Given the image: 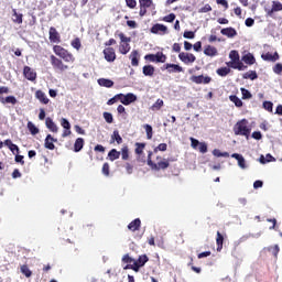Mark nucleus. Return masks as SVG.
Listing matches in <instances>:
<instances>
[{
    "instance_id": "19",
    "label": "nucleus",
    "mask_w": 282,
    "mask_h": 282,
    "mask_svg": "<svg viewBox=\"0 0 282 282\" xmlns=\"http://www.w3.org/2000/svg\"><path fill=\"white\" fill-rule=\"evenodd\" d=\"M23 76L26 80H31L32 83L33 80H36V72H34L30 66H24Z\"/></svg>"
},
{
    "instance_id": "56",
    "label": "nucleus",
    "mask_w": 282,
    "mask_h": 282,
    "mask_svg": "<svg viewBox=\"0 0 282 282\" xmlns=\"http://www.w3.org/2000/svg\"><path fill=\"white\" fill-rule=\"evenodd\" d=\"M104 120H106L108 124H111L113 122V115H111V112H104Z\"/></svg>"
},
{
    "instance_id": "20",
    "label": "nucleus",
    "mask_w": 282,
    "mask_h": 282,
    "mask_svg": "<svg viewBox=\"0 0 282 282\" xmlns=\"http://www.w3.org/2000/svg\"><path fill=\"white\" fill-rule=\"evenodd\" d=\"M163 69H167L170 74H180L184 72V68L177 64H165Z\"/></svg>"
},
{
    "instance_id": "47",
    "label": "nucleus",
    "mask_w": 282,
    "mask_h": 282,
    "mask_svg": "<svg viewBox=\"0 0 282 282\" xmlns=\"http://www.w3.org/2000/svg\"><path fill=\"white\" fill-rule=\"evenodd\" d=\"M120 155H121V159H122L123 161L129 160V147L123 145V147L121 148Z\"/></svg>"
},
{
    "instance_id": "52",
    "label": "nucleus",
    "mask_w": 282,
    "mask_h": 282,
    "mask_svg": "<svg viewBox=\"0 0 282 282\" xmlns=\"http://www.w3.org/2000/svg\"><path fill=\"white\" fill-rule=\"evenodd\" d=\"M122 263H128V265H133L135 259L131 258L129 253L124 254L121 259Z\"/></svg>"
},
{
    "instance_id": "50",
    "label": "nucleus",
    "mask_w": 282,
    "mask_h": 282,
    "mask_svg": "<svg viewBox=\"0 0 282 282\" xmlns=\"http://www.w3.org/2000/svg\"><path fill=\"white\" fill-rule=\"evenodd\" d=\"M21 272L22 274H24V276H26V279H30V276H32V270H30V268L26 264H23L21 267Z\"/></svg>"
},
{
    "instance_id": "51",
    "label": "nucleus",
    "mask_w": 282,
    "mask_h": 282,
    "mask_svg": "<svg viewBox=\"0 0 282 282\" xmlns=\"http://www.w3.org/2000/svg\"><path fill=\"white\" fill-rule=\"evenodd\" d=\"M262 107L263 109H265V111H269V113H272L274 104H272V101H263Z\"/></svg>"
},
{
    "instance_id": "44",
    "label": "nucleus",
    "mask_w": 282,
    "mask_h": 282,
    "mask_svg": "<svg viewBox=\"0 0 282 282\" xmlns=\"http://www.w3.org/2000/svg\"><path fill=\"white\" fill-rule=\"evenodd\" d=\"M28 130L30 131L31 135H36L39 134V129L34 126L32 121H29L26 123Z\"/></svg>"
},
{
    "instance_id": "38",
    "label": "nucleus",
    "mask_w": 282,
    "mask_h": 282,
    "mask_svg": "<svg viewBox=\"0 0 282 282\" xmlns=\"http://www.w3.org/2000/svg\"><path fill=\"white\" fill-rule=\"evenodd\" d=\"M143 74L145 76H153L155 74V67L153 65L143 66Z\"/></svg>"
},
{
    "instance_id": "1",
    "label": "nucleus",
    "mask_w": 282,
    "mask_h": 282,
    "mask_svg": "<svg viewBox=\"0 0 282 282\" xmlns=\"http://www.w3.org/2000/svg\"><path fill=\"white\" fill-rule=\"evenodd\" d=\"M53 52L56 55H51L50 61L53 69L57 72H67V69H69V66L65 63H76V57H74V54H72V52H68L65 47L61 45H54ZM56 56H58L59 58Z\"/></svg>"
},
{
    "instance_id": "15",
    "label": "nucleus",
    "mask_w": 282,
    "mask_h": 282,
    "mask_svg": "<svg viewBox=\"0 0 282 282\" xmlns=\"http://www.w3.org/2000/svg\"><path fill=\"white\" fill-rule=\"evenodd\" d=\"M281 11H282V3L279 1H273L271 9H268V8L264 9L267 17H274V12H281Z\"/></svg>"
},
{
    "instance_id": "48",
    "label": "nucleus",
    "mask_w": 282,
    "mask_h": 282,
    "mask_svg": "<svg viewBox=\"0 0 282 282\" xmlns=\"http://www.w3.org/2000/svg\"><path fill=\"white\" fill-rule=\"evenodd\" d=\"M72 47H74V50H77V52L80 50V47H83V44L80 43V37H75L72 42H70Z\"/></svg>"
},
{
    "instance_id": "12",
    "label": "nucleus",
    "mask_w": 282,
    "mask_h": 282,
    "mask_svg": "<svg viewBox=\"0 0 282 282\" xmlns=\"http://www.w3.org/2000/svg\"><path fill=\"white\" fill-rule=\"evenodd\" d=\"M135 149H134V153L138 155L137 158V162H141V164H145V160L144 158H140V155H142L144 153V149L147 148V143H140L137 142L134 144Z\"/></svg>"
},
{
    "instance_id": "61",
    "label": "nucleus",
    "mask_w": 282,
    "mask_h": 282,
    "mask_svg": "<svg viewBox=\"0 0 282 282\" xmlns=\"http://www.w3.org/2000/svg\"><path fill=\"white\" fill-rule=\"evenodd\" d=\"M61 126L63 127V129H67V130L72 129V124H70L69 121H68L67 119H65V118H62V120H61Z\"/></svg>"
},
{
    "instance_id": "16",
    "label": "nucleus",
    "mask_w": 282,
    "mask_h": 282,
    "mask_svg": "<svg viewBox=\"0 0 282 282\" xmlns=\"http://www.w3.org/2000/svg\"><path fill=\"white\" fill-rule=\"evenodd\" d=\"M104 58L107 63H113L116 61V50L113 47H106L104 50Z\"/></svg>"
},
{
    "instance_id": "17",
    "label": "nucleus",
    "mask_w": 282,
    "mask_h": 282,
    "mask_svg": "<svg viewBox=\"0 0 282 282\" xmlns=\"http://www.w3.org/2000/svg\"><path fill=\"white\" fill-rule=\"evenodd\" d=\"M48 39L51 43H61V34L56 31V28L51 26L48 30Z\"/></svg>"
},
{
    "instance_id": "59",
    "label": "nucleus",
    "mask_w": 282,
    "mask_h": 282,
    "mask_svg": "<svg viewBox=\"0 0 282 282\" xmlns=\"http://www.w3.org/2000/svg\"><path fill=\"white\" fill-rule=\"evenodd\" d=\"M126 6L130 8V10H135L138 2L135 0H126Z\"/></svg>"
},
{
    "instance_id": "10",
    "label": "nucleus",
    "mask_w": 282,
    "mask_h": 282,
    "mask_svg": "<svg viewBox=\"0 0 282 282\" xmlns=\"http://www.w3.org/2000/svg\"><path fill=\"white\" fill-rule=\"evenodd\" d=\"M180 61L184 63V65H191L197 61V57L193 53H186V52H181L178 54Z\"/></svg>"
},
{
    "instance_id": "6",
    "label": "nucleus",
    "mask_w": 282,
    "mask_h": 282,
    "mask_svg": "<svg viewBox=\"0 0 282 282\" xmlns=\"http://www.w3.org/2000/svg\"><path fill=\"white\" fill-rule=\"evenodd\" d=\"M149 257L147 254L139 256L137 260L133 261V264H127L124 270H133V272H140V268H144Z\"/></svg>"
},
{
    "instance_id": "5",
    "label": "nucleus",
    "mask_w": 282,
    "mask_h": 282,
    "mask_svg": "<svg viewBox=\"0 0 282 282\" xmlns=\"http://www.w3.org/2000/svg\"><path fill=\"white\" fill-rule=\"evenodd\" d=\"M116 36H119L120 39V44H119V52L124 56L131 52V37H127L124 33L118 31L115 34Z\"/></svg>"
},
{
    "instance_id": "4",
    "label": "nucleus",
    "mask_w": 282,
    "mask_h": 282,
    "mask_svg": "<svg viewBox=\"0 0 282 282\" xmlns=\"http://www.w3.org/2000/svg\"><path fill=\"white\" fill-rule=\"evenodd\" d=\"M139 8H140V11H139L140 17H147L148 10H151L152 17H155L158 14L153 0H139Z\"/></svg>"
},
{
    "instance_id": "8",
    "label": "nucleus",
    "mask_w": 282,
    "mask_h": 282,
    "mask_svg": "<svg viewBox=\"0 0 282 282\" xmlns=\"http://www.w3.org/2000/svg\"><path fill=\"white\" fill-rule=\"evenodd\" d=\"M117 98H119L120 104L124 105L126 107L138 100V96H135L133 93H128L127 95L117 94Z\"/></svg>"
},
{
    "instance_id": "40",
    "label": "nucleus",
    "mask_w": 282,
    "mask_h": 282,
    "mask_svg": "<svg viewBox=\"0 0 282 282\" xmlns=\"http://www.w3.org/2000/svg\"><path fill=\"white\" fill-rule=\"evenodd\" d=\"M13 12V23H18L19 25H21V23H23V14L18 13L17 9L12 10Z\"/></svg>"
},
{
    "instance_id": "22",
    "label": "nucleus",
    "mask_w": 282,
    "mask_h": 282,
    "mask_svg": "<svg viewBox=\"0 0 282 282\" xmlns=\"http://www.w3.org/2000/svg\"><path fill=\"white\" fill-rule=\"evenodd\" d=\"M129 58L131 61L132 67H138V65H140V52L138 50H133L130 53Z\"/></svg>"
},
{
    "instance_id": "21",
    "label": "nucleus",
    "mask_w": 282,
    "mask_h": 282,
    "mask_svg": "<svg viewBox=\"0 0 282 282\" xmlns=\"http://www.w3.org/2000/svg\"><path fill=\"white\" fill-rule=\"evenodd\" d=\"M204 54L205 56H209L210 58H213L215 56H219V51L213 45H205Z\"/></svg>"
},
{
    "instance_id": "46",
    "label": "nucleus",
    "mask_w": 282,
    "mask_h": 282,
    "mask_svg": "<svg viewBox=\"0 0 282 282\" xmlns=\"http://www.w3.org/2000/svg\"><path fill=\"white\" fill-rule=\"evenodd\" d=\"M280 250H281V249L279 248V245L268 247V251L271 252V254H272L275 259L279 257Z\"/></svg>"
},
{
    "instance_id": "57",
    "label": "nucleus",
    "mask_w": 282,
    "mask_h": 282,
    "mask_svg": "<svg viewBox=\"0 0 282 282\" xmlns=\"http://www.w3.org/2000/svg\"><path fill=\"white\" fill-rule=\"evenodd\" d=\"M162 21L165 23H173V21H175V13H170L169 15L163 17Z\"/></svg>"
},
{
    "instance_id": "28",
    "label": "nucleus",
    "mask_w": 282,
    "mask_h": 282,
    "mask_svg": "<svg viewBox=\"0 0 282 282\" xmlns=\"http://www.w3.org/2000/svg\"><path fill=\"white\" fill-rule=\"evenodd\" d=\"M45 124L52 131V133H58V126H56L52 118L47 117L45 120Z\"/></svg>"
},
{
    "instance_id": "62",
    "label": "nucleus",
    "mask_w": 282,
    "mask_h": 282,
    "mask_svg": "<svg viewBox=\"0 0 282 282\" xmlns=\"http://www.w3.org/2000/svg\"><path fill=\"white\" fill-rule=\"evenodd\" d=\"M124 169H126L128 175H132L133 174V163L127 162L124 164Z\"/></svg>"
},
{
    "instance_id": "45",
    "label": "nucleus",
    "mask_w": 282,
    "mask_h": 282,
    "mask_svg": "<svg viewBox=\"0 0 282 282\" xmlns=\"http://www.w3.org/2000/svg\"><path fill=\"white\" fill-rule=\"evenodd\" d=\"M229 100L234 102L236 107H243V101H241L237 95L229 96Z\"/></svg>"
},
{
    "instance_id": "7",
    "label": "nucleus",
    "mask_w": 282,
    "mask_h": 282,
    "mask_svg": "<svg viewBox=\"0 0 282 282\" xmlns=\"http://www.w3.org/2000/svg\"><path fill=\"white\" fill-rule=\"evenodd\" d=\"M3 94H10L8 86H0V102L1 105H17L19 101L14 96L3 97Z\"/></svg>"
},
{
    "instance_id": "49",
    "label": "nucleus",
    "mask_w": 282,
    "mask_h": 282,
    "mask_svg": "<svg viewBox=\"0 0 282 282\" xmlns=\"http://www.w3.org/2000/svg\"><path fill=\"white\" fill-rule=\"evenodd\" d=\"M216 73L218 74V76L225 77V76H228V74H230V68L229 67H220L216 70Z\"/></svg>"
},
{
    "instance_id": "34",
    "label": "nucleus",
    "mask_w": 282,
    "mask_h": 282,
    "mask_svg": "<svg viewBox=\"0 0 282 282\" xmlns=\"http://www.w3.org/2000/svg\"><path fill=\"white\" fill-rule=\"evenodd\" d=\"M242 61L243 63H246V65H254V63H257V59L254 58V55H252V53L243 55Z\"/></svg>"
},
{
    "instance_id": "24",
    "label": "nucleus",
    "mask_w": 282,
    "mask_h": 282,
    "mask_svg": "<svg viewBox=\"0 0 282 282\" xmlns=\"http://www.w3.org/2000/svg\"><path fill=\"white\" fill-rule=\"evenodd\" d=\"M4 147H8V149L13 153V155H19L20 153L19 145L14 144L12 140L10 139L4 140Z\"/></svg>"
},
{
    "instance_id": "13",
    "label": "nucleus",
    "mask_w": 282,
    "mask_h": 282,
    "mask_svg": "<svg viewBox=\"0 0 282 282\" xmlns=\"http://www.w3.org/2000/svg\"><path fill=\"white\" fill-rule=\"evenodd\" d=\"M192 83H195L196 85H208L213 78L210 76H204V75H198V76H192L191 77Z\"/></svg>"
},
{
    "instance_id": "18",
    "label": "nucleus",
    "mask_w": 282,
    "mask_h": 282,
    "mask_svg": "<svg viewBox=\"0 0 282 282\" xmlns=\"http://www.w3.org/2000/svg\"><path fill=\"white\" fill-rule=\"evenodd\" d=\"M54 142H58V139H54L52 134H47L44 140L45 149H48V151H54V149H56V145L54 144Z\"/></svg>"
},
{
    "instance_id": "53",
    "label": "nucleus",
    "mask_w": 282,
    "mask_h": 282,
    "mask_svg": "<svg viewBox=\"0 0 282 282\" xmlns=\"http://www.w3.org/2000/svg\"><path fill=\"white\" fill-rule=\"evenodd\" d=\"M240 91L242 94V100H250V98H252V94L250 93V90L241 88Z\"/></svg>"
},
{
    "instance_id": "58",
    "label": "nucleus",
    "mask_w": 282,
    "mask_h": 282,
    "mask_svg": "<svg viewBox=\"0 0 282 282\" xmlns=\"http://www.w3.org/2000/svg\"><path fill=\"white\" fill-rule=\"evenodd\" d=\"M169 145L166 143H160L156 148H154L153 153H158V151H166Z\"/></svg>"
},
{
    "instance_id": "35",
    "label": "nucleus",
    "mask_w": 282,
    "mask_h": 282,
    "mask_svg": "<svg viewBox=\"0 0 282 282\" xmlns=\"http://www.w3.org/2000/svg\"><path fill=\"white\" fill-rule=\"evenodd\" d=\"M242 78H245V80H257L259 75H257V70H249L242 75Z\"/></svg>"
},
{
    "instance_id": "3",
    "label": "nucleus",
    "mask_w": 282,
    "mask_h": 282,
    "mask_svg": "<svg viewBox=\"0 0 282 282\" xmlns=\"http://www.w3.org/2000/svg\"><path fill=\"white\" fill-rule=\"evenodd\" d=\"M235 135H243L246 140L250 139V133H252V128L248 126L247 119L239 120L234 126Z\"/></svg>"
},
{
    "instance_id": "33",
    "label": "nucleus",
    "mask_w": 282,
    "mask_h": 282,
    "mask_svg": "<svg viewBox=\"0 0 282 282\" xmlns=\"http://www.w3.org/2000/svg\"><path fill=\"white\" fill-rule=\"evenodd\" d=\"M231 158L237 160L238 166H240V169H246L247 167L246 166V159L243 158V155L234 153V154H231Z\"/></svg>"
},
{
    "instance_id": "14",
    "label": "nucleus",
    "mask_w": 282,
    "mask_h": 282,
    "mask_svg": "<svg viewBox=\"0 0 282 282\" xmlns=\"http://www.w3.org/2000/svg\"><path fill=\"white\" fill-rule=\"evenodd\" d=\"M150 32H151L152 34H161V35H164V34H169V28H166V25H164V24L156 23V24H154V25L150 29Z\"/></svg>"
},
{
    "instance_id": "55",
    "label": "nucleus",
    "mask_w": 282,
    "mask_h": 282,
    "mask_svg": "<svg viewBox=\"0 0 282 282\" xmlns=\"http://www.w3.org/2000/svg\"><path fill=\"white\" fill-rule=\"evenodd\" d=\"M144 129L148 140H151L153 138V127H151V124H145Z\"/></svg>"
},
{
    "instance_id": "23",
    "label": "nucleus",
    "mask_w": 282,
    "mask_h": 282,
    "mask_svg": "<svg viewBox=\"0 0 282 282\" xmlns=\"http://www.w3.org/2000/svg\"><path fill=\"white\" fill-rule=\"evenodd\" d=\"M261 58L264 61H268L269 63H276L279 61L280 56L279 53L275 52L273 55L272 53L268 52L261 55Z\"/></svg>"
},
{
    "instance_id": "43",
    "label": "nucleus",
    "mask_w": 282,
    "mask_h": 282,
    "mask_svg": "<svg viewBox=\"0 0 282 282\" xmlns=\"http://www.w3.org/2000/svg\"><path fill=\"white\" fill-rule=\"evenodd\" d=\"M188 268H191V270L193 272H195L196 274H202V268L199 267H195V264L193 263V257L189 258V262L187 263Z\"/></svg>"
},
{
    "instance_id": "27",
    "label": "nucleus",
    "mask_w": 282,
    "mask_h": 282,
    "mask_svg": "<svg viewBox=\"0 0 282 282\" xmlns=\"http://www.w3.org/2000/svg\"><path fill=\"white\" fill-rule=\"evenodd\" d=\"M140 226H142V220H140V218H137L128 225V229H130L131 232H135V230H140Z\"/></svg>"
},
{
    "instance_id": "41",
    "label": "nucleus",
    "mask_w": 282,
    "mask_h": 282,
    "mask_svg": "<svg viewBox=\"0 0 282 282\" xmlns=\"http://www.w3.org/2000/svg\"><path fill=\"white\" fill-rule=\"evenodd\" d=\"M163 107H164V100L158 99V100L151 106V110H152V111H160V109H162Z\"/></svg>"
},
{
    "instance_id": "39",
    "label": "nucleus",
    "mask_w": 282,
    "mask_h": 282,
    "mask_svg": "<svg viewBox=\"0 0 282 282\" xmlns=\"http://www.w3.org/2000/svg\"><path fill=\"white\" fill-rule=\"evenodd\" d=\"M111 142H117V144H122V137L118 130H115L111 135Z\"/></svg>"
},
{
    "instance_id": "2",
    "label": "nucleus",
    "mask_w": 282,
    "mask_h": 282,
    "mask_svg": "<svg viewBox=\"0 0 282 282\" xmlns=\"http://www.w3.org/2000/svg\"><path fill=\"white\" fill-rule=\"evenodd\" d=\"M153 156V152L149 151L148 153V166L152 169V171H166L169 166H171V159H164L161 155L156 156V162H153L151 159Z\"/></svg>"
},
{
    "instance_id": "30",
    "label": "nucleus",
    "mask_w": 282,
    "mask_h": 282,
    "mask_svg": "<svg viewBox=\"0 0 282 282\" xmlns=\"http://www.w3.org/2000/svg\"><path fill=\"white\" fill-rule=\"evenodd\" d=\"M97 83L100 87H107V89H111V87H113V80L111 79L99 78Z\"/></svg>"
},
{
    "instance_id": "11",
    "label": "nucleus",
    "mask_w": 282,
    "mask_h": 282,
    "mask_svg": "<svg viewBox=\"0 0 282 282\" xmlns=\"http://www.w3.org/2000/svg\"><path fill=\"white\" fill-rule=\"evenodd\" d=\"M192 148H194L196 151H199V153H208V144L206 142H199V140L195 138H191Z\"/></svg>"
},
{
    "instance_id": "9",
    "label": "nucleus",
    "mask_w": 282,
    "mask_h": 282,
    "mask_svg": "<svg viewBox=\"0 0 282 282\" xmlns=\"http://www.w3.org/2000/svg\"><path fill=\"white\" fill-rule=\"evenodd\" d=\"M145 61H150V63H166V56L162 52H158L156 54H148L144 56Z\"/></svg>"
},
{
    "instance_id": "31",
    "label": "nucleus",
    "mask_w": 282,
    "mask_h": 282,
    "mask_svg": "<svg viewBox=\"0 0 282 282\" xmlns=\"http://www.w3.org/2000/svg\"><path fill=\"white\" fill-rule=\"evenodd\" d=\"M85 147V139L77 138L74 143V151L75 153H79V151H83V148Z\"/></svg>"
},
{
    "instance_id": "29",
    "label": "nucleus",
    "mask_w": 282,
    "mask_h": 282,
    "mask_svg": "<svg viewBox=\"0 0 282 282\" xmlns=\"http://www.w3.org/2000/svg\"><path fill=\"white\" fill-rule=\"evenodd\" d=\"M229 58H230V62L227 63L228 67H230V65H234V63H237L238 61H240L239 52L235 50L230 51Z\"/></svg>"
},
{
    "instance_id": "60",
    "label": "nucleus",
    "mask_w": 282,
    "mask_h": 282,
    "mask_svg": "<svg viewBox=\"0 0 282 282\" xmlns=\"http://www.w3.org/2000/svg\"><path fill=\"white\" fill-rule=\"evenodd\" d=\"M212 11H213V7H210V4H205L203 8L198 10L199 14H204L206 12H212Z\"/></svg>"
},
{
    "instance_id": "42",
    "label": "nucleus",
    "mask_w": 282,
    "mask_h": 282,
    "mask_svg": "<svg viewBox=\"0 0 282 282\" xmlns=\"http://www.w3.org/2000/svg\"><path fill=\"white\" fill-rule=\"evenodd\" d=\"M213 155L215 158H230V153L228 152H221L219 149H214L213 150Z\"/></svg>"
},
{
    "instance_id": "37",
    "label": "nucleus",
    "mask_w": 282,
    "mask_h": 282,
    "mask_svg": "<svg viewBox=\"0 0 282 282\" xmlns=\"http://www.w3.org/2000/svg\"><path fill=\"white\" fill-rule=\"evenodd\" d=\"M229 67H231L232 69H238L239 72H243V69H246V66L243 65V62H241V59L234 62Z\"/></svg>"
},
{
    "instance_id": "25",
    "label": "nucleus",
    "mask_w": 282,
    "mask_h": 282,
    "mask_svg": "<svg viewBox=\"0 0 282 282\" xmlns=\"http://www.w3.org/2000/svg\"><path fill=\"white\" fill-rule=\"evenodd\" d=\"M220 34H223L224 36H228V39H235V36H237V30H235V28H226L223 29L220 31Z\"/></svg>"
},
{
    "instance_id": "36",
    "label": "nucleus",
    "mask_w": 282,
    "mask_h": 282,
    "mask_svg": "<svg viewBox=\"0 0 282 282\" xmlns=\"http://www.w3.org/2000/svg\"><path fill=\"white\" fill-rule=\"evenodd\" d=\"M108 158L110 162H116V160H120V152L116 149H112L109 151Z\"/></svg>"
},
{
    "instance_id": "54",
    "label": "nucleus",
    "mask_w": 282,
    "mask_h": 282,
    "mask_svg": "<svg viewBox=\"0 0 282 282\" xmlns=\"http://www.w3.org/2000/svg\"><path fill=\"white\" fill-rule=\"evenodd\" d=\"M275 159L271 154H267V156L261 155L260 162L261 164H267V162H274Z\"/></svg>"
},
{
    "instance_id": "64",
    "label": "nucleus",
    "mask_w": 282,
    "mask_h": 282,
    "mask_svg": "<svg viewBox=\"0 0 282 282\" xmlns=\"http://www.w3.org/2000/svg\"><path fill=\"white\" fill-rule=\"evenodd\" d=\"M184 39H195V32L193 31H185L183 33Z\"/></svg>"
},
{
    "instance_id": "26",
    "label": "nucleus",
    "mask_w": 282,
    "mask_h": 282,
    "mask_svg": "<svg viewBox=\"0 0 282 282\" xmlns=\"http://www.w3.org/2000/svg\"><path fill=\"white\" fill-rule=\"evenodd\" d=\"M35 98L42 102V105H47L50 102V98H47V95L43 93V90H36L35 91Z\"/></svg>"
},
{
    "instance_id": "32",
    "label": "nucleus",
    "mask_w": 282,
    "mask_h": 282,
    "mask_svg": "<svg viewBox=\"0 0 282 282\" xmlns=\"http://www.w3.org/2000/svg\"><path fill=\"white\" fill-rule=\"evenodd\" d=\"M216 245H217V252H221V250H224V235H221V232L219 231H217Z\"/></svg>"
},
{
    "instance_id": "63",
    "label": "nucleus",
    "mask_w": 282,
    "mask_h": 282,
    "mask_svg": "<svg viewBox=\"0 0 282 282\" xmlns=\"http://www.w3.org/2000/svg\"><path fill=\"white\" fill-rule=\"evenodd\" d=\"M273 72H274V74L281 75V73H282V64L281 63L275 64L273 66Z\"/></svg>"
}]
</instances>
